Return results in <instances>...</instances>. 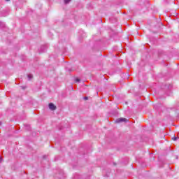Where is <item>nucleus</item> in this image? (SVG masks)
<instances>
[{"instance_id": "1", "label": "nucleus", "mask_w": 179, "mask_h": 179, "mask_svg": "<svg viewBox=\"0 0 179 179\" xmlns=\"http://www.w3.org/2000/svg\"><path fill=\"white\" fill-rule=\"evenodd\" d=\"M115 122L117 124L120 123V122H128V120L125 117H120V118H118L115 120Z\"/></svg>"}, {"instance_id": "2", "label": "nucleus", "mask_w": 179, "mask_h": 179, "mask_svg": "<svg viewBox=\"0 0 179 179\" xmlns=\"http://www.w3.org/2000/svg\"><path fill=\"white\" fill-rule=\"evenodd\" d=\"M49 108H50V110H54L57 109V106H55V105H54V103H49Z\"/></svg>"}, {"instance_id": "3", "label": "nucleus", "mask_w": 179, "mask_h": 179, "mask_svg": "<svg viewBox=\"0 0 179 179\" xmlns=\"http://www.w3.org/2000/svg\"><path fill=\"white\" fill-rule=\"evenodd\" d=\"M28 78H29V80H30V79H31V78H33V75L29 74V75H28Z\"/></svg>"}, {"instance_id": "4", "label": "nucleus", "mask_w": 179, "mask_h": 179, "mask_svg": "<svg viewBox=\"0 0 179 179\" xmlns=\"http://www.w3.org/2000/svg\"><path fill=\"white\" fill-rule=\"evenodd\" d=\"M71 2V0H64V3H69Z\"/></svg>"}, {"instance_id": "5", "label": "nucleus", "mask_w": 179, "mask_h": 179, "mask_svg": "<svg viewBox=\"0 0 179 179\" xmlns=\"http://www.w3.org/2000/svg\"><path fill=\"white\" fill-rule=\"evenodd\" d=\"M173 141H177V137H173Z\"/></svg>"}, {"instance_id": "6", "label": "nucleus", "mask_w": 179, "mask_h": 179, "mask_svg": "<svg viewBox=\"0 0 179 179\" xmlns=\"http://www.w3.org/2000/svg\"><path fill=\"white\" fill-rule=\"evenodd\" d=\"M84 99L85 100H87V96L85 97Z\"/></svg>"}, {"instance_id": "7", "label": "nucleus", "mask_w": 179, "mask_h": 179, "mask_svg": "<svg viewBox=\"0 0 179 179\" xmlns=\"http://www.w3.org/2000/svg\"><path fill=\"white\" fill-rule=\"evenodd\" d=\"M79 80H80L79 79H78V78L76 79V82H79Z\"/></svg>"}, {"instance_id": "8", "label": "nucleus", "mask_w": 179, "mask_h": 179, "mask_svg": "<svg viewBox=\"0 0 179 179\" xmlns=\"http://www.w3.org/2000/svg\"><path fill=\"white\" fill-rule=\"evenodd\" d=\"M0 162H2V158L0 157Z\"/></svg>"}, {"instance_id": "9", "label": "nucleus", "mask_w": 179, "mask_h": 179, "mask_svg": "<svg viewBox=\"0 0 179 179\" xmlns=\"http://www.w3.org/2000/svg\"><path fill=\"white\" fill-rule=\"evenodd\" d=\"M6 1H9V0H6Z\"/></svg>"}, {"instance_id": "10", "label": "nucleus", "mask_w": 179, "mask_h": 179, "mask_svg": "<svg viewBox=\"0 0 179 179\" xmlns=\"http://www.w3.org/2000/svg\"><path fill=\"white\" fill-rule=\"evenodd\" d=\"M0 125H1V122H0Z\"/></svg>"}]
</instances>
